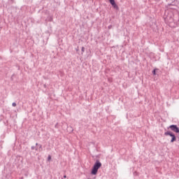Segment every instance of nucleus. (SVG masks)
<instances>
[{"mask_svg": "<svg viewBox=\"0 0 179 179\" xmlns=\"http://www.w3.org/2000/svg\"><path fill=\"white\" fill-rule=\"evenodd\" d=\"M164 19L168 23H176V20L174 19V14L171 11H166Z\"/></svg>", "mask_w": 179, "mask_h": 179, "instance_id": "1", "label": "nucleus"}, {"mask_svg": "<svg viewBox=\"0 0 179 179\" xmlns=\"http://www.w3.org/2000/svg\"><path fill=\"white\" fill-rule=\"evenodd\" d=\"M100 167H101V162H100V161L97 159L93 166L92 170L91 171V174H92L93 176H96Z\"/></svg>", "mask_w": 179, "mask_h": 179, "instance_id": "2", "label": "nucleus"}, {"mask_svg": "<svg viewBox=\"0 0 179 179\" xmlns=\"http://www.w3.org/2000/svg\"><path fill=\"white\" fill-rule=\"evenodd\" d=\"M164 135L166 136H171V143H173V142H176V141H177V137H176V134H173V132H171V131H166L164 133Z\"/></svg>", "mask_w": 179, "mask_h": 179, "instance_id": "3", "label": "nucleus"}, {"mask_svg": "<svg viewBox=\"0 0 179 179\" xmlns=\"http://www.w3.org/2000/svg\"><path fill=\"white\" fill-rule=\"evenodd\" d=\"M36 146H38V148H36L35 150H38V152H41L43 150V145L41 144L36 143Z\"/></svg>", "mask_w": 179, "mask_h": 179, "instance_id": "4", "label": "nucleus"}, {"mask_svg": "<svg viewBox=\"0 0 179 179\" xmlns=\"http://www.w3.org/2000/svg\"><path fill=\"white\" fill-rule=\"evenodd\" d=\"M112 6L114 8V9H118V6L115 3L114 4H112Z\"/></svg>", "mask_w": 179, "mask_h": 179, "instance_id": "5", "label": "nucleus"}, {"mask_svg": "<svg viewBox=\"0 0 179 179\" xmlns=\"http://www.w3.org/2000/svg\"><path fill=\"white\" fill-rule=\"evenodd\" d=\"M109 2L111 5H114L115 3V0H109Z\"/></svg>", "mask_w": 179, "mask_h": 179, "instance_id": "6", "label": "nucleus"}, {"mask_svg": "<svg viewBox=\"0 0 179 179\" xmlns=\"http://www.w3.org/2000/svg\"><path fill=\"white\" fill-rule=\"evenodd\" d=\"M81 51H82V54H83V52L85 51V47H82Z\"/></svg>", "mask_w": 179, "mask_h": 179, "instance_id": "7", "label": "nucleus"}, {"mask_svg": "<svg viewBox=\"0 0 179 179\" xmlns=\"http://www.w3.org/2000/svg\"><path fill=\"white\" fill-rule=\"evenodd\" d=\"M12 106H13V107H16V103L13 102V103H12Z\"/></svg>", "mask_w": 179, "mask_h": 179, "instance_id": "8", "label": "nucleus"}, {"mask_svg": "<svg viewBox=\"0 0 179 179\" xmlns=\"http://www.w3.org/2000/svg\"><path fill=\"white\" fill-rule=\"evenodd\" d=\"M152 73H153V75H156V70H153Z\"/></svg>", "mask_w": 179, "mask_h": 179, "instance_id": "9", "label": "nucleus"}, {"mask_svg": "<svg viewBox=\"0 0 179 179\" xmlns=\"http://www.w3.org/2000/svg\"><path fill=\"white\" fill-rule=\"evenodd\" d=\"M34 149H36V147L31 146V150H34Z\"/></svg>", "mask_w": 179, "mask_h": 179, "instance_id": "10", "label": "nucleus"}, {"mask_svg": "<svg viewBox=\"0 0 179 179\" xmlns=\"http://www.w3.org/2000/svg\"><path fill=\"white\" fill-rule=\"evenodd\" d=\"M48 160H51V156H48Z\"/></svg>", "mask_w": 179, "mask_h": 179, "instance_id": "11", "label": "nucleus"}, {"mask_svg": "<svg viewBox=\"0 0 179 179\" xmlns=\"http://www.w3.org/2000/svg\"><path fill=\"white\" fill-rule=\"evenodd\" d=\"M64 178H66V175H64Z\"/></svg>", "mask_w": 179, "mask_h": 179, "instance_id": "12", "label": "nucleus"}, {"mask_svg": "<svg viewBox=\"0 0 179 179\" xmlns=\"http://www.w3.org/2000/svg\"><path fill=\"white\" fill-rule=\"evenodd\" d=\"M13 76H12L11 79H13Z\"/></svg>", "mask_w": 179, "mask_h": 179, "instance_id": "13", "label": "nucleus"}, {"mask_svg": "<svg viewBox=\"0 0 179 179\" xmlns=\"http://www.w3.org/2000/svg\"><path fill=\"white\" fill-rule=\"evenodd\" d=\"M156 1H160V0H156Z\"/></svg>", "mask_w": 179, "mask_h": 179, "instance_id": "14", "label": "nucleus"}]
</instances>
